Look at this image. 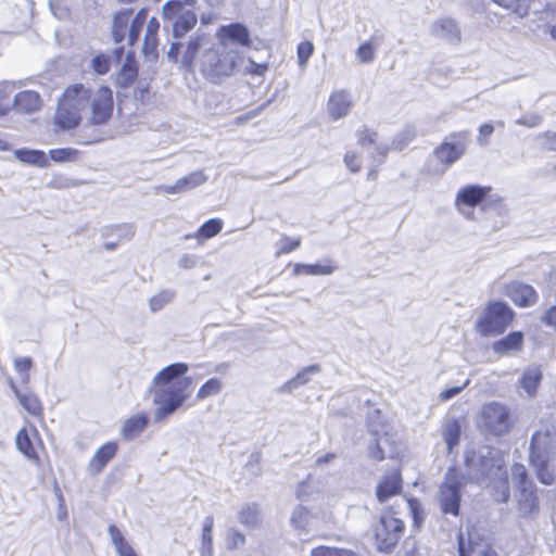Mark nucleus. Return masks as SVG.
Returning a JSON list of instances; mask_svg holds the SVG:
<instances>
[{
    "mask_svg": "<svg viewBox=\"0 0 556 556\" xmlns=\"http://www.w3.org/2000/svg\"><path fill=\"white\" fill-rule=\"evenodd\" d=\"M131 9L117 11L113 16L112 38L115 43L122 42L128 30V43L135 46L141 35L144 24L149 22V9L141 8L134 17Z\"/></svg>",
    "mask_w": 556,
    "mask_h": 556,
    "instance_id": "nucleus-8",
    "label": "nucleus"
},
{
    "mask_svg": "<svg viewBox=\"0 0 556 556\" xmlns=\"http://www.w3.org/2000/svg\"><path fill=\"white\" fill-rule=\"evenodd\" d=\"M442 435L446 443L447 453H453L454 448L460 442L462 426L459 421L455 418L448 420L443 427Z\"/></svg>",
    "mask_w": 556,
    "mask_h": 556,
    "instance_id": "nucleus-32",
    "label": "nucleus"
},
{
    "mask_svg": "<svg viewBox=\"0 0 556 556\" xmlns=\"http://www.w3.org/2000/svg\"><path fill=\"white\" fill-rule=\"evenodd\" d=\"M15 445L17 451L36 466L41 465L40 454H47V447L39 430L29 422L16 432Z\"/></svg>",
    "mask_w": 556,
    "mask_h": 556,
    "instance_id": "nucleus-11",
    "label": "nucleus"
},
{
    "mask_svg": "<svg viewBox=\"0 0 556 556\" xmlns=\"http://www.w3.org/2000/svg\"><path fill=\"white\" fill-rule=\"evenodd\" d=\"M452 141H442L435 149L434 155L445 166H451L466 152L468 131H456L450 135Z\"/></svg>",
    "mask_w": 556,
    "mask_h": 556,
    "instance_id": "nucleus-12",
    "label": "nucleus"
},
{
    "mask_svg": "<svg viewBox=\"0 0 556 556\" xmlns=\"http://www.w3.org/2000/svg\"><path fill=\"white\" fill-rule=\"evenodd\" d=\"M109 533L119 556H130L135 553L132 546L124 539L116 526L111 525L109 527Z\"/></svg>",
    "mask_w": 556,
    "mask_h": 556,
    "instance_id": "nucleus-37",
    "label": "nucleus"
},
{
    "mask_svg": "<svg viewBox=\"0 0 556 556\" xmlns=\"http://www.w3.org/2000/svg\"><path fill=\"white\" fill-rule=\"evenodd\" d=\"M124 54V47H118L114 50L115 58L121 61L122 56Z\"/></svg>",
    "mask_w": 556,
    "mask_h": 556,
    "instance_id": "nucleus-62",
    "label": "nucleus"
},
{
    "mask_svg": "<svg viewBox=\"0 0 556 556\" xmlns=\"http://www.w3.org/2000/svg\"><path fill=\"white\" fill-rule=\"evenodd\" d=\"M479 421L486 433L496 438L509 434L516 424L511 409L497 401L488 402L481 406Z\"/></svg>",
    "mask_w": 556,
    "mask_h": 556,
    "instance_id": "nucleus-7",
    "label": "nucleus"
},
{
    "mask_svg": "<svg viewBox=\"0 0 556 556\" xmlns=\"http://www.w3.org/2000/svg\"><path fill=\"white\" fill-rule=\"evenodd\" d=\"M181 45L179 42H173L168 50V58L172 59L174 62L177 61L178 55L180 53Z\"/></svg>",
    "mask_w": 556,
    "mask_h": 556,
    "instance_id": "nucleus-57",
    "label": "nucleus"
},
{
    "mask_svg": "<svg viewBox=\"0 0 556 556\" xmlns=\"http://www.w3.org/2000/svg\"><path fill=\"white\" fill-rule=\"evenodd\" d=\"M314 52V46L311 41H302L298 46V60L301 66L306 65L308 59Z\"/></svg>",
    "mask_w": 556,
    "mask_h": 556,
    "instance_id": "nucleus-48",
    "label": "nucleus"
},
{
    "mask_svg": "<svg viewBox=\"0 0 556 556\" xmlns=\"http://www.w3.org/2000/svg\"><path fill=\"white\" fill-rule=\"evenodd\" d=\"M344 163L352 173H358L362 169V159L356 152L345 153Z\"/></svg>",
    "mask_w": 556,
    "mask_h": 556,
    "instance_id": "nucleus-50",
    "label": "nucleus"
},
{
    "mask_svg": "<svg viewBox=\"0 0 556 556\" xmlns=\"http://www.w3.org/2000/svg\"><path fill=\"white\" fill-rule=\"evenodd\" d=\"M459 556H500L497 551L476 530L458 535Z\"/></svg>",
    "mask_w": 556,
    "mask_h": 556,
    "instance_id": "nucleus-14",
    "label": "nucleus"
},
{
    "mask_svg": "<svg viewBox=\"0 0 556 556\" xmlns=\"http://www.w3.org/2000/svg\"><path fill=\"white\" fill-rule=\"evenodd\" d=\"M404 480L401 468H394L382 475L376 485V498L378 503L386 504L391 498L403 493Z\"/></svg>",
    "mask_w": 556,
    "mask_h": 556,
    "instance_id": "nucleus-15",
    "label": "nucleus"
},
{
    "mask_svg": "<svg viewBox=\"0 0 556 556\" xmlns=\"http://www.w3.org/2000/svg\"><path fill=\"white\" fill-rule=\"evenodd\" d=\"M327 108L330 117L334 121L346 116L352 108V100L349 92L346 90H336L331 92Z\"/></svg>",
    "mask_w": 556,
    "mask_h": 556,
    "instance_id": "nucleus-24",
    "label": "nucleus"
},
{
    "mask_svg": "<svg viewBox=\"0 0 556 556\" xmlns=\"http://www.w3.org/2000/svg\"><path fill=\"white\" fill-rule=\"evenodd\" d=\"M549 35L551 37L556 40V25H553L551 28H549Z\"/></svg>",
    "mask_w": 556,
    "mask_h": 556,
    "instance_id": "nucleus-64",
    "label": "nucleus"
},
{
    "mask_svg": "<svg viewBox=\"0 0 556 556\" xmlns=\"http://www.w3.org/2000/svg\"><path fill=\"white\" fill-rule=\"evenodd\" d=\"M194 4L195 0H168L164 3L162 9L163 17L168 21L176 17L173 24L174 37H184L195 27L198 16L193 11Z\"/></svg>",
    "mask_w": 556,
    "mask_h": 556,
    "instance_id": "nucleus-10",
    "label": "nucleus"
},
{
    "mask_svg": "<svg viewBox=\"0 0 556 556\" xmlns=\"http://www.w3.org/2000/svg\"><path fill=\"white\" fill-rule=\"evenodd\" d=\"M188 369L185 363H174L154 377V403L159 405L155 412L157 420L168 417L189 397L192 380L190 377H185Z\"/></svg>",
    "mask_w": 556,
    "mask_h": 556,
    "instance_id": "nucleus-2",
    "label": "nucleus"
},
{
    "mask_svg": "<svg viewBox=\"0 0 556 556\" xmlns=\"http://www.w3.org/2000/svg\"><path fill=\"white\" fill-rule=\"evenodd\" d=\"M494 131V127L490 123H484L479 127V134L483 138L490 137Z\"/></svg>",
    "mask_w": 556,
    "mask_h": 556,
    "instance_id": "nucleus-58",
    "label": "nucleus"
},
{
    "mask_svg": "<svg viewBox=\"0 0 556 556\" xmlns=\"http://www.w3.org/2000/svg\"><path fill=\"white\" fill-rule=\"evenodd\" d=\"M466 483L467 477L458 467L451 466L447 468L438 492V501L442 514L454 517L459 516L463 489Z\"/></svg>",
    "mask_w": 556,
    "mask_h": 556,
    "instance_id": "nucleus-6",
    "label": "nucleus"
},
{
    "mask_svg": "<svg viewBox=\"0 0 556 556\" xmlns=\"http://www.w3.org/2000/svg\"><path fill=\"white\" fill-rule=\"evenodd\" d=\"M15 155L21 162L26 164L39 167H47L50 164L46 153L41 150L21 149L15 152Z\"/></svg>",
    "mask_w": 556,
    "mask_h": 556,
    "instance_id": "nucleus-35",
    "label": "nucleus"
},
{
    "mask_svg": "<svg viewBox=\"0 0 556 556\" xmlns=\"http://www.w3.org/2000/svg\"><path fill=\"white\" fill-rule=\"evenodd\" d=\"M356 54L361 62L368 63L375 58V48L370 42H364L358 47Z\"/></svg>",
    "mask_w": 556,
    "mask_h": 556,
    "instance_id": "nucleus-49",
    "label": "nucleus"
},
{
    "mask_svg": "<svg viewBox=\"0 0 556 556\" xmlns=\"http://www.w3.org/2000/svg\"><path fill=\"white\" fill-rule=\"evenodd\" d=\"M542 379V368L541 366L536 365L525 369L519 383L528 395L534 396L538 392Z\"/></svg>",
    "mask_w": 556,
    "mask_h": 556,
    "instance_id": "nucleus-29",
    "label": "nucleus"
},
{
    "mask_svg": "<svg viewBox=\"0 0 556 556\" xmlns=\"http://www.w3.org/2000/svg\"><path fill=\"white\" fill-rule=\"evenodd\" d=\"M406 533V522L393 506L386 507L372 522L368 538L380 554H392Z\"/></svg>",
    "mask_w": 556,
    "mask_h": 556,
    "instance_id": "nucleus-3",
    "label": "nucleus"
},
{
    "mask_svg": "<svg viewBox=\"0 0 556 556\" xmlns=\"http://www.w3.org/2000/svg\"><path fill=\"white\" fill-rule=\"evenodd\" d=\"M378 177V169L377 168H370L367 173V179L368 180H376Z\"/></svg>",
    "mask_w": 556,
    "mask_h": 556,
    "instance_id": "nucleus-61",
    "label": "nucleus"
},
{
    "mask_svg": "<svg viewBox=\"0 0 556 556\" xmlns=\"http://www.w3.org/2000/svg\"><path fill=\"white\" fill-rule=\"evenodd\" d=\"M223 229V222L219 218H211L206 220L193 235H187L186 238H195L201 241L203 239H211L218 235Z\"/></svg>",
    "mask_w": 556,
    "mask_h": 556,
    "instance_id": "nucleus-33",
    "label": "nucleus"
},
{
    "mask_svg": "<svg viewBox=\"0 0 556 556\" xmlns=\"http://www.w3.org/2000/svg\"><path fill=\"white\" fill-rule=\"evenodd\" d=\"M31 365H33V362L30 358L28 357H22V358H17L14 363V366H15V369L21 372V374H25L27 375L28 371L30 370L31 368Z\"/></svg>",
    "mask_w": 556,
    "mask_h": 556,
    "instance_id": "nucleus-56",
    "label": "nucleus"
},
{
    "mask_svg": "<svg viewBox=\"0 0 556 556\" xmlns=\"http://www.w3.org/2000/svg\"><path fill=\"white\" fill-rule=\"evenodd\" d=\"M523 348V333L521 331L509 332L503 339L493 343V351L497 354H508L521 351Z\"/></svg>",
    "mask_w": 556,
    "mask_h": 556,
    "instance_id": "nucleus-28",
    "label": "nucleus"
},
{
    "mask_svg": "<svg viewBox=\"0 0 556 556\" xmlns=\"http://www.w3.org/2000/svg\"><path fill=\"white\" fill-rule=\"evenodd\" d=\"M15 89V84L10 81L0 83V116L5 115L12 106L11 96Z\"/></svg>",
    "mask_w": 556,
    "mask_h": 556,
    "instance_id": "nucleus-40",
    "label": "nucleus"
},
{
    "mask_svg": "<svg viewBox=\"0 0 556 556\" xmlns=\"http://www.w3.org/2000/svg\"><path fill=\"white\" fill-rule=\"evenodd\" d=\"M302 239L300 237L291 238L288 236H282L278 243V249L276 251V256H281L285 254H289L301 247Z\"/></svg>",
    "mask_w": 556,
    "mask_h": 556,
    "instance_id": "nucleus-43",
    "label": "nucleus"
},
{
    "mask_svg": "<svg viewBox=\"0 0 556 556\" xmlns=\"http://www.w3.org/2000/svg\"><path fill=\"white\" fill-rule=\"evenodd\" d=\"M206 181V176L203 172L198 170L179 178L174 185L161 187V191L166 194H175L185 192L187 190L197 188Z\"/></svg>",
    "mask_w": 556,
    "mask_h": 556,
    "instance_id": "nucleus-26",
    "label": "nucleus"
},
{
    "mask_svg": "<svg viewBox=\"0 0 556 556\" xmlns=\"http://www.w3.org/2000/svg\"><path fill=\"white\" fill-rule=\"evenodd\" d=\"M514 319L515 312L505 302L492 301L486 305L476 328L484 337L497 336L504 333Z\"/></svg>",
    "mask_w": 556,
    "mask_h": 556,
    "instance_id": "nucleus-9",
    "label": "nucleus"
},
{
    "mask_svg": "<svg viewBox=\"0 0 556 556\" xmlns=\"http://www.w3.org/2000/svg\"><path fill=\"white\" fill-rule=\"evenodd\" d=\"M543 149L549 152H556V132L545 131L540 136Z\"/></svg>",
    "mask_w": 556,
    "mask_h": 556,
    "instance_id": "nucleus-53",
    "label": "nucleus"
},
{
    "mask_svg": "<svg viewBox=\"0 0 556 556\" xmlns=\"http://www.w3.org/2000/svg\"><path fill=\"white\" fill-rule=\"evenodd\" d=\"M139 66L134 51L126 54L125 61L117 72L116 85L121 88H128L135 84L138 78Z\"/></svg>",
    "mask_w": 556,
    "mask_h": 556,
    "instance_id": "nucleus-25",
    "label": "nucleus"
},
{
    "mask_svg": "<svg viewBox=\"0 0 556 556\" xmlns=\"http://www.w3.org/2000/svg\"><path fill=\"white\" fill-rule=\"evenodd\" d=\"M491 186L467 185L462 187L455 197V205L462 207H475L481 204L491 193Z\"/></svg>",
    "mask_w": 556,
    "mask_h": 556,
    "instance_id": "nucleus-18",
    "label": "nucleus"
},
{
    "mask_svg": "<svg viewBox=\"0 0 556 556\" xmlns=\"http://www.w3.org/2000/svg\"><path fill=\"white\" fill-rule=\"evenodd\" d=\"M117 450L118 444L115 441H110L101 445L89 462V470L92 473L101 472L108 463L116 455Z\"/></svg>",
    "mask_w": 556,
    "mask_h": 556,
    "instance_id": "nucleus-27",
    "label": "nucleus"
},
{
    "mask_svg": "<svg viewBox=\"0 0 556 556\" xmlns=\"http://www.w3.org/2000/svg\"><path fill=\"white\" fill-rule=\"evenodd\" d=\"M238 59L237 51L222 45L213 46L201 54L199 71L207 81L218 85L235 75L238 70Z\"/></svg>",
    "mask_w": 556,
    "mask_h": 556,
    "instance_id": "nucleus-4",
    "label": "nucleus"
},
{
    "mask_svg": "<svg viewBox=\"0 0 556 556\" xmlns=\"http://www.w3.org/2000/svg\"><path fill=\"white\" fill-rule=\"evenodd\" d=\"M206 40V35H197L194 37H191L188 41L186 52L184 54V64L187 67H191L193 65V62L202 48L204 41Z\"/></svg>",
    "mask_w": 556,
    "mask_h": 556,
    "instance_id": "nucleus-36",
    "label": "nucleus"
},
{
    "mask_svg": "<svg viewBox=\"0 0 556 556\" xmlns=\"http://www.w3.org/2000/svg\"><path fill=\"white\" fill-rule=\"evenodd\" d=\"M160 22L153 16L149 20L142 45V54L149 62L155 63L159 59V31Z\"/></svg>",
    "mask_w": 556,
    "mask_h": 556,
    "instance_id": "nucleus-21",
    "label": "nucleus"
},
{
    "mask_svg": "<svg viewBox=\"0 0 556 556\" xmlns=\"http://www.w3.org/2000/svg\"><path fill=\"white\" fill-rule=\"evenodd\" d=\"M368 456L375 462H381L384 459V451L380 445L379 439H375L368 446Z\"/></svg>",
    "mask_w": 556,
    "mask_h": 556,
    "instance_id": "nucleus-54",
    "label": "nucleus"
},
{
    "mask_svg": "<svg viewBox=\"0 0 556 556\" xmlns=\"http://www.w3.org/2000/svg\"><path fill=\"white\" fill-rule=\"evenodd\" d=\"M311 556H358V554L344 547L318 545L312 548Z\"/></svg>",
    "mask_w": 556,
    "mask_h": 556,
    "instance_id": "nucleus-39",
    "label": "nucleus"
},
{
    "mask_svg": "<svg viewBox=\"0 0 556 556\" xmlns=\"http://www.w3.org/2000/svg\"><path fill=\"white\" fill-rule=\"evenodd\" d=\"M334 458H336V454L334 453H328V454H326L324 456L318 457L316 459V463L318 465H321V464H326V463H328V462H330V460H332Z\"/></svg>",
    "mask_w": 556,
    "mask_h": 556,
    "instance_id": "nucleus-60",
    "label": "nucleus"
},
{
    "mask_svg": "<svg viewBox=\"0 0 556 556\" xmlns=\"http://www.w3.org/2000/svg\"><path fill=\"white\" fill-rule=\"evenodd\" d=\"M49 156L55 163L76 162L80 156V151L74 148H56L49 151Z\"/></svg>",
    "mask_w": 556,
    "mask_h": 556,
    "instance_id": "nucleus-38",
    "label": "nucleus"
},
{
    "mask_svg": "<svg viewBox=\"0 0 556 556\" xmlns=\"http://www.w3.org/2000/svg\"><path fill=\"white\" fill-rule=\"evenodd\" d=\"M148 424L149 418L147 414L134 415L124 422L122 434L125 439H134L146 429Z\"/></svg>",
    "mask_w": 556,
    "mask_h": 556,
    "instance_id": "nucleus-31",
    "label": "nucleus"
},
{
    "mask_svg": "<svg viewBox=\"0 0 556 556\" xmlns=\"http://www.w3.org/2000/svg\"><path fill=\"white\" fill-rule=\"evenodd\" d=\"M510 471L518 492L517 508L519 513L523 517L536 515L540 511V491L527 467L521 463H514Z\"/></svg>",
    "mask_w": 556,
    "mask_h": 556,
    "instance_id": "nucleus-5",
    "label": "nucleus"
},
{
    "mask_svg": "<svg viewBox=\"0 0 556 556\" xmlns=\"http://www.w3.org/2000/svg\"><path fill=\"white\" fill-rule=\"evenodd\" d=\"M402 553L404 556H417L419 554V544L413 536H408L403 545Z\"/></svg>",
    "mask_w": 556,
    "mask_h": 556,
    "instance_id": "nucleus-52",
    "label": "nucleus"
},
{
    "mask_svg": "<svg viewBox=\"0 0 556 556\" xmlns=\"http://www.w3.org/2000/svg\"><path fill=\"white\" fill-rule=\"evenodd\" d=\"M245 541V538L242 533L238 532V531H233L231 533V544L233 546H237L239 544H243Z\"/></svg>",
    "mask_w": 556,
    "mask_h": 556,
    "instance_id": "nucleus-59",
    "label": "nucleus"
},
{
    "mask_svg": "<svg viewBox=\"0 0 556 556\" xmlns=\"http://www.w3.org/2000/svg\"><path fill=\"white\" fill-rule=\"evenodd\" d=\"M556 456V426L542 425L531 437L529 456Z\"/></svg>",
    "mask_w": 556,
    "mask_h": 556,
    "instance_id": "nucleus-13",
    "label": "nucleus"
},
{
    "mask_svg": "<svg viewBox=\"0 0 556 556\" xmlns=\"http://www.w3.org/2000/svg\"><path fill=\"white\" fill-rule=\"evenodd\" d=\"M239 520L244 526H255L258 522L256 506H245L239 513Z\"/></svg>",
    "mask_w": 556,
    "mask_h": 556,
    "instance_id": "nucleus-45",
    "label": "nucleus"
},
{
    "mask_svg": "<svg viewBox=\"0 0 556 556\" xmlns=\"http://www.w3.org/2000/svg\"><path fill=\"white\" fill-rule=\"evenodd\" d=\"M223 383L218 378H211L201 386L197 393L199 400H204L208 396L216 395L220 392Z\"/></svg>",
    "mask_w": 556,
    "mask_h": 556,
    "instance_id": "nucleus-42",
    "label": "nucleus"
},
{
    "mask_svg": "<svg viewBox=\"0 0 556 556\" xmlns=\"http://www.w3.org/2000/svg\"><path fill=\"white\" fill-rule=\"evenodd\" d=\"M336 266L331 261L317 264H295L293 267V274L296 276H326L334 271Z\"/></svg>",
    "mask_w": 556,
    "mask_h": 556,
    "instance_id": "nucleus-30",
    "label": "nucleus"
},
{
    "mask_svg": "<svg viewBox=\"0 0 556 556\" xmlns=\"http://www.w3.org/2000/svg\"><path fill=\"white\" fill-rule=\"evenodd\" d=\"M468 380L465 382L464 386L462 387H452V388H448L444 391H442L439 395L440 400L442 402H445L454 396H456L457 394H459L462 392V390L468 384Z\"/></svg>",
    "mask_w": 556,
    "mask_h": 556,
    "instance_id": "nucleus-55",
    "label": "nucleus"
},
{
    "mask_svg": "<svg viewBox=\"0 0 556 556\" xmlns=\"http://www.w3.org/2000/svg\"><path fill=\"white\" fill-rule=\"evenodd\" d=\"M504 293L519 308L534 306L539 301L536 290L531 285L518 280L506 283Z\"/></svg>",
    "mask_w": 556,
    "mask_h": 556,
    "instance_id": "nucleus-16",
    "label": "nucleus"
},
{
    "mask_svg": "<svg viewBox=\"0 0 556 556\" xmlns=\"http://www.w3.org/2000/svg\"><path fill=\"white\" fill-rule=\"evenodd\" d=\"M213 527H214V518L212 516H207L203 523L202 529V545L207 551H211L213 544Z\"/></svg>",
    "mask_w": 556,
    "mask_h": 556,
    "instance_id": "nucleus-46",
    "label": "nucleus"
},
{
    "mask_svg": "<svg viewBox=\"0 0 556 556\" xmlns=\"http://www.w3.org/2000/svg\"><path fill=\"white\" fill-rule=\"evenodd\" d=\"M267 71V63H256L252 59H249V65L245 68V74L251 76H264Z\"/></svg>",
    "mask_w": 556,
    "mask_h": 556,
    "instance_id": "nucleus-51",
    "label": "nucleus"
},
{
    "mask_svg": "<svg viewBox=\"0 0 556 556\" xmlns=\"http://www.w3.org/2000/svg\"><path fill=\"white\" fill-rule=\"evenodd\" d=\"M498 476L490 482V495L498 504H505L510 498V483L506 468L501 465L497 467Z\"/></svg>",
    "mask_w": 556,
    "mask_h": 556,
    "instance_id": "nucleus-22",
    "label": "nucleus"
},
{
    "mask_svg": "<svg viewBox=\"0 0 556 556\" xmlns=\"http://www.w3.org/2000/svg\"><path fill=\"white\" fill-rule=\"evenodd\" d=\"M12 390L18 400L20 405L28 414L40 424H45V406L41 399L30 390H21L14 383L11 384Z\"/></svg>",
    "mask_w": 556,
    "mask_h": 556,
    "instance_id": "nucleus-19",
    "label": "nucleus"
},
{
    "mask_svg": "<svg viewBox=\"0 0 556 556\" xmlns=\"http://www.w3.org/2000/svg\"><path fill=\"white\" fill-rule=\"evenodd\" d=\"M12 106L17 113L30 114L41 109L42 99L35 90H23L15 94Z\"/></svg>",
    "mask_w": 556,
    "mask_h": 556,
    "instance_id": "nucleus-23",
    "label": "nucleus"
},
{
    "mask_svg": "<svg viewBox=\"0 0 556 556\" xmlns=\"http://www.w3.org/2000/svg\"><path fill=\"white\" fill-rule=\"evenodd\" d=\"M357 142L362 147L375 144L377 141V132L368 127H363L356 132Z\"/></svg>",
    "mask_w": 556,
    "mask_h": 556,
    "instance_id": "nucleus-47",
    "label": "nucleus"
},
{
    "mask_svg": "<svg viewBox=\"0 0 556 556\" xmlns=\"http://www.w3.org/2000/svg\"><path fill=\"white\" fill-rule=\"evenodd\" d=\"M216 37L223 47H227L228 43L241 47H251L252 45L250 30L241 23H230L220 26L216 31Z\"/></svg>",
    "mask_w": 556,
    "mask_h": 556,
    "instance_id": "nucleus-17",
    "label": "nucleus"
},
{
    "mask_svg": "<svg viewBox=\"0 0 556 556\" xmlns=\"http://www.w3.org/2000/svg\"><path fill=\"white\" fill-rule=\"evenodd\" d=\"M528 460L542 484L552 485L556 481V456H534Z\"/></svg>",
    "mask_w": 556,
    "mask_h": 556,
    "instance_id": "nucleus-20",
    "label": "nucleus"
},
{
    "mask_svg": "<svg viewBox=\"0 0 556 556\" xmlns=\"http://www.w3.org/2000/svg\"><path fill=\"white\" fill-rule=\"evenodd\" d=\"M99 141H101V138L100 137H96V138H92V139L84 141L83 144H92V143H96V142H99Z\"/></svg>",
    "mask_w": 556,
    "mask_h": 556,
    "instance_id": "nucleus-63",
    "label": "nucleus"
},
{
    "mask_svg": "<svg viewBox=\"0 0 556 556\" xmlns=\"http://www.w3.org/2000/svg\"><path fill=\"white\" fill-rule=\"evenodd\" d=\"M501 8L507 10L517 17H525L529 14L532 0H491Z\"/></svg>",
    "mask_w": 556,
    "mask_h": 556,
    "instance_id": "nucleus-34",
    "label": "nucleus"
},
{
    "mask_svg": "<svg viewBox=\"0 0 556 556\" xmlns=\"http://www.w3.org/2000/svg\"><path fill=\"white\" fill-rule=\"evenodd\" d=\"M89 104V126L106 125L113 117L114 96L112 89L102 85L96 90L81 83L68 85L58 99L53 125L58 131L77 129L83 123V111Z\"/></svg>",
    "mask_w": 556,
    "mask_h": 556,
    "instance_id": "nucleus-1",
    "label": "nucleus"
},
{
    "mask_svg": "<svg viewBox=\"0 0 556 556\" xmlns=\"http://www.w3.org/2000/svg\"><path fill=\"white\" fill-rule=\"evenodd\" d=\"M91 68L99 75H105L111 68L110 56L104 53L97 54L91 61Z\"/></svg>",
    "mask_w": 556,
    "mask_h": 556,
    "instance_id": "nucleus-44",
    "label": "nucleus"
},
{
    "mask_svg": "<svg viewBox=\"0 0 556 556\" xmlns=\"http://www.w3.org/2000/svg\"><path fill=\"white\" fill-rule=\"evenodd\" d=\"M406 502L413 519V526L419 529L425 520V510L421 502L415 496L406 497Z\"/></svg>",
    "mask_w": 556,
    "mask_h": 556,
    "instance_id": "nucleus-41",
    "label": "nucleus"
}]
</instances>
